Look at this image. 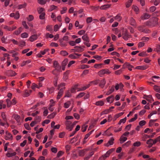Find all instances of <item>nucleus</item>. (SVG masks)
<instances>
[{
  "label": "nucleus",
  "mask_w": 160,
  "mask_h": 160,
  "mask_svg": "<svg viewBox=\"0 0 160 160\" xmlns=\"http://www.w3.org/2000/svg\"><path fill=\"white\" fill-rule=\"evenodd\" d=\"M114 139L113 137L111 138L109 140L108 142L106 144L105 146L107 147H108L109 145H112L113 144V141Z\"/></svg>",
  "instance_id": "19"
},
{
  "label": "nucleus",
  "mask_w": 160,
  "mask_h": 160,
  "mask_svg": "<svg viewBox=\"0 0 160 160\" xmlns=\"http://www.w3.org/2000/svg\"><path fill=\"white\" fill-rule=\"evenodd\" d=\"M53 67L55 68V69L54 70L52 71V73L53 74H54V71L55 70H57V71L60 70L61 69V66L57 61H55L54 62Z\"/></svg>",
  "instance_id": "6"
},
{
  "label": "nucleus",
  "mask_w": 160,
  "mask_h": 160,
  "mask_svg": "<svg viewBox=\"0 0 160 160\" xmlns=\"http://www.w3.org/2000/svg\"><path fill=\"white\" fill-rule=\"evenodd\" d=\"M99 82V80L98 79L96 80H95L91 81L89 82V84L93 83L95 85H97Z\"/></svg>",
  "instance_id": "53"
},
{
  "label": "nucleus",
  "mask_w": 160,
  "mask_h": 160,
  "mask_svg": "<svg viewBox=\"0 0 160 160\" xmlns=\"http://www.w3.org/2000/svg\"><path fill=\"white\" fill-rule=\"evenodd\" d=\"M133 1V0H128L126 3V7L127 8L129 7L131 5V4Z\"/></svg>",
  "instance_id": "41"
},
{
  "label": "nucleus",
  "mask_w": 160,
  "mask_h": 160,
  "mask_svg": "<svg viewBox=\"0 0 160 160\" xmlns=\"http://www.w3.org/2000/svg\"><path fill=\"white\" fill-rule=\"evenodd\" d=\"M5 74L8 76H15L16 73L14 71L12 70H9L6 71Z\"/></svg>",
  "instance_id": "9"
},
{
  "label": "nucleus",
  "mask_w": 160,
  "mask_h": 160,
  "mask_svg": "<svg viewBox=\"0 0 160 160\" xmlns=\"http://www.w3.org/2000/svg\"><path fill=\"white\" fill-rule=\"evenodd\" d=\"M6 102L7 103V106L8 107H11L12 105L11 101H10V99H7L6 100Z\"/></svg>",
  "instance_id": "47"
},
{
  "label": "nucleus",
  "mask_w": 160,
  "mask_h": 160,
  "mask_svg": "<svg viewBox=\"0 0 160 160\" xmlns=\"http://www.w3.org/2000/svg\"><path fill=\"white\" fill-rule=\"evenodd\" d=\"M45 12H42L41 13H40V14L39 16V18L40 19H44L45 18Z\"/></svg>",
  "instance_id": "57"
},
{
  "label": "nucleus",
  "mask_w": 160,
  "mask_h": 160,
  "mask_svg": "<svg viewBox=\"0 0 160 160\" xmlns=\"http://www.w3.org/2000/svg\"><path fill=\"white\" fill-rule=\"evenodd\" d=\"M154 90L156 92L160 93V87L157 85L153 86Z\"/></svg>",
  "instance_id": "30"
},
{
  "label": "nucleus",
  "mask_w": 160,
  "mask_h": 160,
  "mask_svg": "<svg viewBox=\"0 0 160 160\" xmlns=\"http://www.w3.org/2000/svg\"><path fill=\"white\" fill-rule=\"evenodd\" d=\"M27 19L28 21H32L33 20L34 17L32 15H29L28 17L27 18Z\"/></svg>",
  "instance_id": "56"
},
{
  "label": "nucleus",
  "mask_w": 160,
  "mask_h": 160,
  "mask_svg": "<svg viewBox=\"0 0 160 160\" xmlns=\"http://www.w3.org/2000/svg\"><path fill=\"white\" fill-rule=\"evenodd\" d=\"M63 41L62 39H59V42L60 43V45L62 47H65L67 46V44L64 42Z\"/></svg>",
  "instance_id": "35"
},
{
  "label": "nucleus",
  "mask_w": 160,
  "mask_h": 160,
  "mask_svg": "<svg viewBox=\"0 0 160 160\" xmlns=\"http://www.w3.org/2000/svg\"><path fill=\"white\" fill-rule=\"evenodd\" d=\"M114 90V88L113 86H112L108 91L106 93V95H108L112 93Z\"/></svg>",
  "instance_id": "25"
},
{
  "label": "nucleus",
  "mask_w": 160,
  "mask_h": 160,
  "mask_svg": "<svg viewBox=\"0 0 160 160\" xmlns=\"http://www.w3.org/2000/svg\"><path fill=\"white\" fill-rule=\"evenodd\" d=\"M65 83H62L58 85V89H60L61 88H65Z\"/></svg>",
  "instance_id": "62"
},
{
  "label": "nucleus",
  "mask_w": 160,
  "mask_h": 160,
  "mask_svg": "<svg viewBox=\"0 0 160 160\" xmlns=\"http://www.w3.org/2000/svg\"><path fill=\"white\" fill-rule=\"evenodd\" d=\"M143 98L151 102L154 101V100L153 99L151 95H144L143 96Z\"/></svg>",
  "instance_id": "10"
},
{
  "label": "nucleus",
  "mask_w": 160,
  "mask_h": 160,
  "mask_svg": "<svg viewBox=\"0 0 160 160\" xmlns=\"http://www.w3.org/2000/svg\"><path fill=\"white\" fill-rule=\"evenodd\" d=\"M148 66L147 65H144L142 66H139L136 67L135 69L140 70H145L148 68Z\"/></svg>",
  "instance_id": "11"
},
{
  "label": "nucleus",
  "mask_w": 160,
  "mask_h": 160,
  "mask_svg": "<svg viewBox=\"0 0 160 160\" xmlns=\"http://www.w3.org/2000/svg\"><path fill=\"white\" fill-rule=\"evenodd\" d=\"M47 30L51 32L52 31V25H48L46 27Z\"/></svg>",
  "instance_id": "46"
},
{
  "label": "nucleus",
  "mask_w": 160,
  "mask_h": 160,
  "mask_svg": "<svg viewBox=\"0 0 160 160\" xmlns=\"http://www.w3.org/2000/svg\"><path fill=\"white\" fill-rule=\"evenodd\" d=\"M6 107V105L5 104L3 103V101L2 100L0 101V109H1L2 108H5Z\"/></svg>",
  "instance_id": "37"
},
{
  "label": "nucleus",
  "mask_w": 160,
  "mask_h": 160,
  "mask_svg": "<svg viewBox=\"0 0 160 160\" xmlns=\"http://www.w3.org/2000/svg\"><path fill=\"white\" fill-rule=\"evenodd\" d=\"M16 154V153L15 152H13L12 153H7L6 155L8 157H11L13 156H15Z\"/></svg>",
  "instance_id": "33"
},
{
  "label": "nucleus",
  "mask_w": 160,
  "mask_h": 160,
  "mask_svg": "<svg viewBox=\"0 0 160 160\" xmlns=\"http://www.w3.org/2000/svg\"><path fill=\"white\" fill-rule=\"evenodd\" d=\"M22 25L24 27V28L26 29H28V27L27 25V24L26 22L25 21H23L22 22Z\"/></svg>",
  "instance_id": "60"
},
{
  "label": "nucleus",
  "mask_w": 160,
  "mask_h": 160,
  "mask_svg": "<svg viewBox=\"0 0 160 160\" xmlns=\"http://www.w3.org/2000/svg\"><path fill=\"white\" fill-rule=\"evenodd\" d=\"M5 134V139L6 140L11 141L13 139V137L11 133L8 132H6Z\"/></svg>",
  "instance_id": "7"
},
{
  "label": "nucleus",
  "mask_w": 160,
  "mask_h": 160,
  "mask_svg": "<svg viewBox=\"0 0 160 160\" xmlns=\"http://www.w3.org/2000/svg\"><path fill=\"white\" fill-rule=\"evenodd\" d=\"M122 36L123 38L125 41L128 40L129 38H131V36L128 34L127 29H123L122 30Z\"/></svg>",
  "instance_id": "2"
},
{
  "label": "nucleus",
  "mask_w": 160,
  "mask_h": 160,
  "mask_svg": "<svg viewBox=\"0 0 160 160\" xmlns=\"http://www.w3.org/2000/svg\"><path fill=\"white\" fill-rule=\"evenodd\" d=\"M152 142L153 139H149L147 140L146 143L148 145V147L149 148L151 147L153 145Z\"/></svg>",
  "instance_id": "24"
},
{
  "label": "nucleus",
  "mask_w": 160,
  "mask_h": 160,
  "mask_svg": "<svg viewBox=\"0 0 160 160\" xmlns=\"http://www.w3.org/2000/svg\"><path fill=\"white\" fill-rule=\"evenodd\" d=\"M85 47L84 46H76L74 47V50L76 52H81L84 50Z\"/></svg>",
  "instance_id": "8"
},
{
  "label": "nucleus",
  "mask_w": 160,
  "mask_h": 160,
  "mask_svg": "<svg viewBox=\"0 0 160 160\" xmlns=\"http://www.w3.org/2000/svg\"><path fill=\"white\" fill-rule=\"evenodd\" d=\"M82 39L84 41L86 42H89V39L88 36L87 34L85 33L84 34L82 37Z\"/></svg>",
  "instance_id": "21"
},
{
  "label": "nucleus",
  "mask_w": 160,
  "mask_h": 160,
  "mask_svg": "<svg viewBox=\"0 0 160 160\" xmlns=\"http://www.w3.org/2000/svg\"><path fill=\"white\" fill-rule=\"evenodd\" d=\"M65 88H61L60 89V90L58 92V95L57 97V99H59L62 96L64 90L65 89Z\"/></svg>",
  "instance_id": "12"
},
{
  "label": "nucleus",
  "mask_w": 160,
  "mask_h": 160,
  "mask_svg": "<svg viewBox=\"0 0 160 160\" xmlns=\"http://www.w3.org/2000/svg\"><path fill=\"white\" fill-rule=\"evenodd\" d=\"M141 143L140 142L137 141L134 142L133 144V146L134 147H139L140 146Z\"/></svg>",
  "instance_id": "51"
},
{
  "label": "nucleus",
  "mask_w": 160,
  "mask_h": 160,
  "mask_svg": "<svg viewBox=\"0 0 160 160\" xmlns=\"http://www.w3.org/2000/svg\"><path fill=\"white\" fill-rule=\"evenodd\" d=\"M20 17L19 14L18 12H17L15 14V16L14 18L16 19H18Z\"/></svg>",
  "instance_id": "59"
},
{
  "label": "nucleus",
  "mask_w": 160,
  "mask_h": 160,
  "mask_svg": "<svg viewBox=\"0 0 160 160\" xmlns=\"http://www.w3.org/2000/svg\"><path fill=\"white\" fill-rule=\"evenodd\" d=\"M129 23L133 27H136L137 26V23L135 20L132 17H131L130 18Z\"/></svg>",
  "instance_id": "15"
},
{
  "label": "nucleus",
  "mask_w": 160,
  "mask_h": 160,
  "mask_svg": "<svg viewBox=\"0 0 160 160\" xmlns=\"http://www.w3.org/2000/svg\"><path fill=\"white\" fill-rule=\"evenodd\" d=\"M158 19L156 17H153L146 22V25L149 27L152 28L156 26L158 23Z\"/></svg>",
  "instance_id": "1"
},
{
  "label": "nucleus",
  "mask_w": 160,
  "mask_h": 160,
  "mask_svg": "<svg viewBox=\"0 0 160 160\" xmlns=\"http://www.w3.org/2000/svg\"><path fill=\"white\" fill-rule=\"evenodd\" d=\"M65 125L66 129L69 131H71L73 129L75 123H73L72 124L70 121L67 120L65 122Z\"/></svg>",
  "instance_id": "3"
},
{
  "label": "nucleus",
  "mask_w": 160,
  "mask_h": 160,
  "mask_svg": "<svg viewBox=\"0 0 160 160\" xmlns=\"http://www.w3.org/2000/svg\"><path fill=\"white\" fill-rule=\"evenodd\" d=\"M111 6L110 4H107L102 5L100 7L101 10H105L109 8Z\"/></svg>",
  "instance_id": "20"
},
{
  "label": "nucleus",
  "mask_w": 160,
  "mask_h": 160,
  "mask_svg": "<svg viewBox=\"0 0 160 160\" xmlns=\"http://www.w3.org/2000/svg\"><path fill=\"white\" fill-rule=\"evenodd\" d=\"M60 54L63 56H66L68 54V53L65 51H62L60 52Z\"/></svg>",
  "instance_id": "49"
},
{
  "label": "nucleus",
  "mask_w": 160,
  "mask_h": 160,
  "mask_svg": "<svg viewBox=\"0 0 160 160\" xmlns=\"http://www.w3.org/2000/svg\"><path fill=\"white\" fill-rule=\"evenodd\" d=\"M38 38L37 35L36 34H34L32 35L29 38V40L32 42L35 40H36Z\"/></svg>",
  "instance_id": "18"
},
{
  "label": "nucleus",
  "mask_w": 160,
  "mask_h": 160,
  "mask_svg": "<svg viewBox=\"0 0 160 160\" xmlns=\"http://www.w3.org/2000/svg\"><path fill=\"white\" fill-rule=\"evenodd\" d=\"M90 84H88L87 85H86L85 86L82 87L81 88H79L78 90H77L78 91H83L86 89L87 88H89L90 86Z\"/></svg>",
  "instance_id": "22"
},
{
  "label": "nucleus",
  "mask_w": 160,
  "mask_h": 160,
  "mask_svg": "<svg viewBox=\"0 0 160 160\" xmlns=\"http://www.w3.org/2000/svg\"><path fill=\"white\" fill-rule=\"evenodd\" d=\"M68 62V59L67 58L65 59L62 62V65L66 66V65L67 64Z\"/></svg>",
  "instance_id": "63"
},
{
  "label": "nucleus",
  "mask_w": 160,
  "mask_h": 160,
  "mask_svg": "<svg viewBox=\"0 0 160 160\" xmlns=\"http://www.w3.org/2000/svg\"><path fill=\"white\" fill-rule=\"evenodd\" d=\"M68 73H69V72L68 71H67L64 73L63 78V79L65 80H66L68 78Z\"/></svg>",
  "instance_id": "50"
},
{
  "label": "nucleus",
  "mask_w": 160,
  "mask_h": 160,
  "mask_svg": "<svg viewBox=\"0 0 160 160\" xmlns=\"http://www.w3.org/2000/svg\"><path fill=\"white\" fill-rule=\"evenodd\" d=\"M41 120V117L37 116L35 118L34 121L37 123L38 122H39Z\"/></svg>",
  "instance_id": "36"
},
{
  "label": "nucleus",
  "mask_w": 160,
  "mask_h": 160,
  "mask_svg": "<svg viewBox=\"0 0 160 160\" xmlns=\"http://www.w3.org/2000/svg\"><path fill=\"white\" fill-rule=\"evenodd\" d=\"M111 72L108 69H104L99 71L98 72L99 76L102 77L105 74H109L111 73Z\"/></svg>",
  "instance_id": "5"
},
{
  "label": "nucleus",
  "mask_w": 160,
  "mask_h": 160,
  "mask_svg": "<svg viewBox=\"0 0 160 160\" xmlns=\"http://www.w3.org/2000/svg\"><path fill=\"white\" fill-rule=\"evenodd\" d=\"M95 104L97 106H101L104 105V102L102 101H100L96 102Z\"/></svg>",
  "instance_id": "29"
},
{
  "label": "nucleus",
  "mask_w": 160,
  "mask_h": 160,
  "mask_svg": "<svg viewBox=\"0 0 160 160\" xmlns=\"http://www.w3.org/2000/svg\"><path fill=\"white\" fill-rule=\"evenodd\" d=\"M127 140V137L122 135L120 138V142L121 143H122L126 141Z\"/></svg>",
  "instance_id": "26"
},
{
  "label": "nucleus",
  "mask_w": 160,
  "mask_h": 160,
  "mask_svg": "<svg viewBox=\"0 0 160 160\" xmlns=\"http://www.w3.org/2000/svg\"><path fill=\"white\" fill-rule=\"evenodd\" d=\"M85 93L83 92H80L76 97V98H80L83 96L85 95Z\"/></svg>",
  "instance_id": "52"
},
{
  "label": "nucleus",
  "mask_w": 160,
  "mask_h": 160,
  "mask_svg": "<svg viewBox=\"0 0 160 160\" xmlns=\"http://www.w3.org/2000/svg\"><path fill=\"white\" fill-rule=\"evenodd\" d=\"M2 117L3 120L5 122H7V119L6 117L5 114L4 112H2L1 113Z\"/></svg>",
  "instance_id": "40"
},
{
  "label": "nucleus",
  "mask_w": 160,
  "mask_h": 160,
  "mask_svg": "<svg viewBox=\"0 0 160 160\" xmlns=\"http://www.w3.org/2000/svg\"><path fill=\"white\" fill-rule=\"evenodd\" d=\"M138 114H136L134 115V117L132 118L129 120V122H132L135 121L137 118Z\"/></svg>",
  "instance_id": "45"
},
{
  "label": "nucleus",
  "mask_w": 160,
  "mask_h": 160,
  "mask_svg": "<svg viewBox=\"0 0 160 160\" xmlns=\"http://www.w3.org/2000/svg\"><path fill=\"white\" fill-rule=\"evenodd\" d=\"M21 36L22 38H26L28 37V34L27 32H23L21 34Z\"/></svg>",
  "instance_id": "38"
},
{
  "label": "nucleus",
  "mask_w": 160,
  "mask_h": 160,
  "mask_svg": "<svg viewBox=\"0 0 160 160\" xmlns=\"http://www.w3.org/2000/svg\"><path fill=\"white\" fill-rule=\"evenodd\" d=\"M151 17V15L147 13H144L141 17V19L145 20L149 19Z\"/></svg>",
  "instance_id": "13"
},
{
  "label": "nucleus",
  "mask_w": 160,
  "mask_h": 160,
  "mask_svg": "<svg viewBox=\"0 0 160 160\" xmlns=\"http://www.w3.org/2000/svg\"><path fill=\"white\" fill-rule=\"evenodd\" d=\"M72 95L69 91H68L65 92V97L70 98L71 97Z\"/></svg>",
  "instance_id": "44"
},
{
  "label": "nucleus",
  "mask_w": 160,
  "mask_h": 160,
  "mask_svg": "<svg viewBox=\"0 0 160 160\" xmlns=\"http://www.w3.org/2000/svg\"><path fill=\"white\" fill-rule=\"evenodd\" d=\"M18 45L19 47H23L26 46V42L23 40H20L18 42Z\"/></svg>",
  "instance_id": "17"
},
{
  "label": "nucleus",
  "mask_w": 160,
  "mask_h": 160,
  "mask_svg": "<svg viewBox=\"0 0 160 160\" xmlns=\"http://www.w3.org/2000/svg\"><path fill=\"white\" fill-rule=\"evenodd\" d=\"M156 9V7L154 6H152L150 7L149 9L150 12H154Z\"/></svg>",
  "instance_id": "55"
},
{
  "label": "nucleus",
  "mask_w": 160,
  "mask_h": 160,
  "mask_svg": "<svg viewBox=\"0 0 160 160\" xmlns=\"http://www.w3.org/2000/svg\"><path fill=\"white\" fill-rule=\"evenodd\" d=\"M79 88H78V85H76L73 87L71 89V92L72 93H74L75 92L76 90H78Z\"/></svg>",
  "instance_id": "32"
},
{
  "label": "nucleus",
  "mask_w": 160,
  "mask_h": 160,
  "mask_svg": "<svg viewBox=\"0 0 160 160\" xmlns=\"http://www.w3.org/2000/svg\"><path fill=\"white\" fill-rule=\"evenodd\" d=\"M29 95L30 94L28 91L27 90H25L24 92L23 96L24 97H27L29 96Z\"/></svg>",
  "instance_id": "58"
},
{
  "label": "nucleus",
  "mask_w": 160,
  "mask_h": 160,
  "mask_svg": "<svg viewBox=\"0 0 160 160\" xmlns=\"http://www.w3.org/2000/svg\"><path fill=\"white\" fill-rule=\"evenodd\" d=\"M14 118L18 122H19L20 120V117L18 114L15 115L14 116Z\"/></svg>",
  "instance_id": "42"
},
{
  "label": "nucleus",
  "mask_w": 160,
  "mask_h": 160,
  "mask_svg": "<svg viewBox=\"0 0 160 160\" xmlns=\"http://www.w3.org/2000/svg\"><path fill=\"white\" fill-rule=\"evenodd\" d=\"M71 104L70 101H68L64 103V107L66 108H67L69 107Z\"/></svg>",
  "instance_id": "31"
},
{
  "label": "nucleus",
  "mask_w": 160,
  "mask_h": 160,
  "mask_svg": "<svg viewBox=\"0 0 160 160\" xmlns=\"http://www.w3.org/2000/svg\"><path fill=\"white\" fill-rule=\"evenodd\" d=\"M132 9L136 13L138 14L139 13V9L138 7L136 6H133L132 7Z\"/></svg>",
  "instance_id": "39"
},
{
  "label": "nucleus",
  "mask_w": 160,
  "mask_h": 160,
  "mask_svg": "<svg viewBox=\"0 0 160 160\" xmlns=\"http://www.w3.org/2000/svg\"><path fill=\"white\" fill-rule=\"evenodd\" d=\"M93 130L89 132L87 134H86L84 137V139H87L90 136L91 134L93 132Z\"/></svg>",
  "instance_id": "54"
},
{
  "label": "nucleus",
  "mask_w": 160,
  "mask_h": 160,
  "mask_svg": "<svg viewBox=\"0 0 160 160\" xmlns=\"http://www.w3.org/2000/svg\"><path fill=\"white\" fill-rule=\"evenodd\" d=\"M26 6V3H24V4L19 5L18 6V9H19L23 8L25 7Z\"/></svg>",
  "instance_id": "48"
},
{
  "label": "nucleus",
  "mask_w": 160,
  "mask_h": 160,
  "mask_svg": "<svg viewBox=\"0 0 160 160\" xmlns=\"http://www.w3.org/2000/svg\"><path fill=\"white\" fill-rule=\"evenodd\" d=\"M138 30L141 32H144L146 33H149L150 31L145 28V26L144 25H140L137 27Z\"/></svg>",
  "instance_id": "4"
},
{
  "label": "nucleus",
  "mask_w": 160,
  "mask_h": 160,
  "mask_svg": "<svg viewBox=\"0 0 160 160\" xmlns=\"http://www.w3.org/2000/svg\"><path fill=\"white\" fill-rule=\"evenodd\" d=\"M107 102L109 103H112L114 100V96L113 95H111L106 98Z\"/></svg>",
  "instance_id": "14"
},
{
  "label": "nucleus",
  "mask_w": 160,
  "mask_h": 160,
  "mask_svg": "<svg viewBox=\"0 0 160 160\" xmlns=\"http://www.w3.org/2000/svg\"><path fill=\"white\" fill-rule=\"evenodd\" d=\"M94 152L93 151L90 152L88 155L86 156V158L84 159V160H88L94 154Z\"/></svg>",
  "instance_id": "27"
},
{
  "label": "nucleus",
  "mask_w": 160,
  "mask_h": 160,
  "mask_svg": "<svg viewBox=\"0 0 160 160\" xmlns=\"http://www.w3.org/2000/svg\"><path fill=\"white\" fill-rule=\"evenodd\" d=\"M22 30L23 28L22 27H19L17 30L15 31L13 33V34L17 36L18 35L22 32Z\"/></svg>",
  "instance_id": "16"
},
{
  "label": "nucleus",
  "mask_w": 160,
  "mask_h": 160,
  "mask_svg": "<svg viewBox=\"0 0 160 160\" xmlns=\"http://www.w3.org/2000/svg\"><path fill=\"white\" fill-rule=\"evenodd\" d=\"M65 132H64L60 133L59 135V137L60 138H63L65 135Z\"/></svg>",
  "instance_id": "64"
},
{
  "label": "nucleus",
  "mask_w": 160,
  "mask_h": 160,
  "mask_svg": "<svg viewBox=\"0 0 160 160\" xmlns=\"http://www.w3.org/2000/svg\"><path fill=\"white\" fill-rule=\"evenodd\" d=\"M114 18L115 20H117V21L120 22L121 21L122 18V17L121 16L120 14H118L114 17Z\"/></svg>",
  "instance_id": "28"
},
{
  "label": "nucleus",
  "mask_w": 160,
  "mask_h": 160,
  "mask_svg": "<svg viewBox=\"0 0 160 160\" xmlns=\"http://www.w3.org/2000/svg\"><path fill=\"white\" fill-rule=\"evenodd\" d=\"M110 112L109 109H106L102 112L101 113V115L107 114Z\"/></svg>",
  "instance_id": "61"
},
{
  "label": "nucleus",
  "mask_w": 160,
  "mask_h": 160,
  "mask_svg": "<svg viewBox=\"0 0 160 160\" xmlns=\"http://www.w3.org/2000/svg\"><path fill=\"white\" fill-rule=\"evenodd\" d=\"M50 0H38V2L40 4H45L47 1L49 2Z\"/></svg>",
  "instance_id": "34"
},
{
  "label": "nucleus",
  "mask_w": 160,
  "mask_h": 160,
  "mask_svg": "<svg viewBox=\"0 0 160 160\" xmlns=\"http://www.w3.org/2000/svg\"><path fill=\"white\" fill-rule=\"evenodd\" d=\"M36 88H39V87H38V85L35 84V83H32V85L31 86V88L32 89L35 90Z\"/></svg>",
  "instance_id": "43"
},
{
  "label": "nucleus",
  "mask_w": 160,
  "mask_h": 160,
  "mask_svg": "<svg viewBox=\"0 0 160 160\" xmlns=\"http://www.w3.org/2000/svg\"><path fill=\"white\" fill-rule=\"evenodd\" d=\"M106 83V82L105 80L104 79L100 81L99 86L100 87L102 88H103L104 87L105 84Z\"/></svg>",
  "instance_id": "23"
}]
</instances>
